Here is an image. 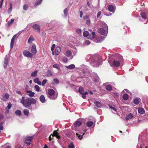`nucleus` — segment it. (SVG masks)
I'll use <instances>...</instances> for the list:
<instances>
[{
  "instance_id": "1",
  "label": "nucleus",
  "mask_w": 148,
  "mask_h": 148,
  "mask_svg": "<svg viewBox=\"0 0 148 148\" xmlns=\"http://www.w3.org/2000/svg\"><path fill=\"white\" fill-rule=\"evenodd\" d=\"M20 102L24 106L28 108L31 106V104H35L36 103V101L32 97L25 99L24 97H23L21 100Z\"/></svg>"
},
{
  "instance_id": "2",
  "label": "nucleus",
  "mask_w": 148,
  "mask_h": 148,
  "mask_svg": "<svg viewBox=\"0 0 148 148\" xmlns=\"http://www.w3.org/2000/svg\"><path fill=\"white\" fill-rule=\"evenodd\" d=\"M90 63L93 67H97L101 64V61L98 56L93 55L92 56V59Z\"/></svg>"
},
{
  "instance_id": "3",
  "label": "nucleus",
  "mask_w": 148,
  "mask_h": 148,
  "mask_svg": "<svg viewBox=\"0 0 148 148\" xmlns=\"http://www.w3.org/2000/svg\"><path fill=\"white\" fill-rule=\"evenodd\" d=\"M58 93L55 92V91L52 89H49L48 91L47 96L50 99L54 100L57 97Z\"/></svg>"
},
{
  "instance_id": "4",
  "label": "nucleus",
  "mask_w": 148,
  "mask_h": 148,
  "mask_svg": "<svg viewBox=\"0 0 148 148\" xmlns=\"http://www.w3.org/2000/svg\"><path fill=\"white\" fill-rule=\"evenodd\" d=\"M108 62L111 66H115L118 67L120 64L119 62L116 60H114L113 62L110 59L108 60Z\"/></svg>"
},
{
  "instance_id": "5",
  "label": "nucleus",
  "mask_w": 148,
  "mask_h": 148,
  "mask_svg": "<svg viewBox=\"0 0 148 148\" xmlns=\"http://www.w3.org/2000/svg\"><path fill=\"white\" fill-rule=\"evenodd\" d=\"M34 136H27L24 139L25 143L27 145H30V143L34 138Z\"/></svg>"
},
{
  "instance_id": "6",
  "label": "nucleus",
  "mask_w": 148,
  "mask_h": 148,
  "mask_svg": "<svg viewBox=\"0 0 148 148\" xmlns=\"http://www.w3.org/2000/svg\"><path fill=\"white\" fill-rule=\"evenodd\" d=\"M98 33L102 35L106 36L108 33V30L103 28H99L98 29Z\"/></svg>"
},
{
  "instance_id": "7",
  "label": "nucleus",
  "mask_w": 148,
  "mask_h": 148,
  "mask_svg": "<svg viewBox=\"0 0 148 148\" xmlns=\"http://www.w3.org/2000/svg\"><path fill=\"white\" fill-rule=\"evenodd\" d=\"M85 132V131L84 130H82L81 132H79L80 134H79V133L77 132L76 133V134L78 138L81 139L82 138V136L84 134Z\"/></svg>"
},
{
  "instance_id": "8",
  "label": "nucleus",
  "mask_w": 148,
  "mask_h": 148,
  "mask_svg": "<svg viewBox=\"0 0 148 148\" xmlns=\"http://www.w3.org/2000/svg\"><path fill=\"white\" fill-rule=\"evenodd\" d=\"M24 55L27 58H32L33 55L28 51L25 50L23 52Z\"/></svg>"
},
{
  "instance_id": "9",
  "label": "nucleus",
  "mask_w": 148,
  "mask_h": 148,
  "mask_svg": "<svg viewBox=\"0 0 148 148\" xmlns=\"http://www.w3.org/2000/svg\"><path fill=\"white\" fill-rule=\"evenodd\" d=\"M9 97V95L8 93H5L2 95L1 99L4 101H7Z\"/></svg>"
},
{
  "instance_id": "10",
  "label": "nucleus",
  "mask_w": 148,
  "mask_h": 148,
  "mask_svg": "<svg viewBox=\"0 0 148 148\" xmlns=\"http://www.w3.org/2000/svg\"><path fill=\"white\" fill-rule=\"evenodd\" d=\"M32 27L35 30V31L38 32H40V26L36 24H34L32 26Z\"/></svg>"
},
{
  "instance_id": "11",
  "label": "nucleus",
  "mask_w": 148,
  "mask_h": 148,
  "mask_svg": "<svg viewBox=\"0 0 148 148\" xmlns=\"http://www.w3.org/2000/svg\"><path fill=\"white\" fill-rule=\"evenodd\" d=\"M108 9L110 12L114 13L115 10V6L114 5H111L108 7Z\"/></svg>"
},
{
  "instance_id": "12",
  "label": "nucleus",
  "mask_w": 148,
  "mask_h": 148,
  "mask_svg": "<svg viewBox=\"0 0 148 148\" xmlns=\"http://www.w3.org/2000/svg\"><path fill=\"white\" fill-rule=\"evenodd\" d=\"M8 58L7 55H6L4 58V64H3L4 68L5 69L7 67L8 64Z\"/></svg>"
},
{
  "instance_id": "13",
  "label": "nucleus",
  "mask_w": 148,
  "mask_h": 148,
  "mask_svg": "<svg viewBox=\"0 0 148 148\" xmlns=\"http://www.w3.org/2000/svg\"><path fill=\"white\" fill-rule=\"evenodd\" d=\"M95 119L93 118L92 121H89L86 123V125L88 127H90L93 124V122L95 121Z\"/></svg>"
},
{
  "instance_id": "14",
  "label": "nucleus",
  "mask_w": 148,
  "mask_h": 148,
  "mask_svg": "<svg viewBox=\"0 0 148 148\" xmlns=\"http://www.w3.org/2000/svg\"><path fill=\"white\" fill-rule=\"evenodd\" d=\"M103 85L105 86L106 89L108 90H111L112 89V87L110 85L108 84V83H105L103 84Z\"/></svg>"
},
{
  "instance_id": "15",
  "label": "nucleus",
  "mask_w": 148,
  "mask_h": 148,
  "mask_svg": "<svg viewBox=\"0 0 148 148\" xmlns=\"http://www.w3.org/2000/svg\"><path fill=\"white\" fill-rule=\"evenodd\" d=\"M61 51V48L60 47H57L55 50V53L56 55H58Z\"/></svg>"
},
{
  "instance_id": "16",
  "label": "nucleus",
  "mask_w": 148,
  "mask_h": 148,
  "mask_svg": "<svg viewBox=\"0 0 148 148\" xmlns=\"http://www.w3.org/2000/svg\"><path fill=\"white\" fill-rule=\"evenodd\" d=\"M16 35H14L12 38L10 43V48L12 49L13 47L14 42L15 40Z\"/></svg>"
},
{
  "instance_id": "17",
  "label": "nucleus",
  "mask_w": 148,
  "mask_h": 148,
  "mask_svg": "<svg viewBox=\"0 0 148 148\" xmlns=\"http://www.w3.org/2000/svg\"><path fill=\"white\" fill-rule=\"evenodd\" d=\"M64 54L68 57H71V56H72L71 52L69 50L66 51Z\"/></svg>"
},
{
  "instance_id": "18",
  "label": "nucleus",
  "mask_w": 148,
  "mask_h": 148,
  "mask_svg": "<svg viewBox=\"0 0 148 148\" xmlns=\"http://www.w3.org/2000/svg\"><path fill=\"white\" fill-rule=\"evenodd\" d=\"M31 51L32 53L34 54H35L37 52L36 47L34 44L32 46Z\"/></svg>"
},
{
  "instance_id": "19",
  "label": "nucleus",
  "mask_w": 148,
  "mask_h": 148,
  "mask_svg": "<svg viewBox=\"0 0 148 148\" xmlns=\"http://www.w3.org/2000/svg\"><path fill=\"white\" fill-rule=\"evenodd\" d=\"M26 92L27 93V95L29 97H34V92H32L30 90H27Z\"/></svg>"
},
{
  "instance_id": "20",
  "label": "nucleus",
  "mask_w": 148,
  "mask_h": 148,
  "mask_svg": "<svg viewBox=\"0 0 148 148\" xmlns=\"http://www.w3.org/2000/svg\"><path fill=\"white\" fill-rule=\"evenodd\" d=\"M140 101V99L139 98H136L133 100L134 103L136 105H138Z\"/></svg>"
},
{
  "instance_id": "21",
  "label": "nucleus",
  "mask_w": 148,
  "mask_h": 148,
  "mask_svg": "<svg viewBox=\"0 0 148 148\" xmlns=\"http://www.w3.org/2000/svg\"><path fill=\"white\" fill-rule=\"evenodd\" d=\"M133 117L134 116L132 114L130 113L126 116L125 119L127 120H128L132 119Z\"/></svg>"
},
{
  "instance_id": "22",
  "label": "nucleus",
  "mask_w": 148,
  "mask_h": 148,
  "mask_svg": "<svg viewBox=\"0 0 148 148\" xmlns=\"http://www.w3.org/2000/svg\"><path fill=\"white\" fill-rule=\"evenodd\" d=\"M40 101L42 103H44L45 102V97L43 95H41L40 97Z\"/></svg>"
},
{
  "instance_id": "23",
  "label": "nucleus",
  "mask_w": 148,
  "mask_h": 148,
  "mask_svg": "<svg viewBox=\"0 0 148 148\" xmlns=\"http://www.w3.org/2000/svg\"><path fill=\"white\" fill-rule=\"evenodd\" d=\"M92 56H91L90 54L87 55L85 58L86 61H90V62L92 59Z\"/></svg>"
},
{
  "instance_id": "24",
  "label": "nucleus",
  "mask_w": 148,
  "mask_h": 148,
  "mask_svg": "<svg viewBox=\"0 0 148 148\" xmlns=\"http://www.w3.org/2000/svg\"><path fill=\"white\" fill-rule=\"evenodd\" d=\"M65 67L69 69H72L75 67V66L73 64H71L69 66H65Z\"/></svg>"
},
{
  "instance_id": "25",
  "label": "nucleus",
  "mask_w": 148,
  "mask_h": 148,
  "mask_svg": "<svg viewBox=\"0 0 148 148\" xmlns=\"http://www.w3.org/2000/svg\"><path fill=\"white\" fill-rule=\"evenodd\" d=\"M53 136H55L57 138L59 139L60 138V136L58 135V132L56 131H54L53 132V134H51Z\"/></svg>"
},
{
  "instance_id": "26",
  "label": "nucleus",
  "mask_w": 148,
  "mask_h": 148,
  "mask_svg": "<svg viewBox=\"0 0 148 148\" xmlns=\"http://www.w3.org/2000/svg\"><path fill=\"white\" fill-rule=\"evenodd\" d=\"M94 103L98 108H100L101 107V104L99 101H94Z\"/></svg>"
},
{
  "instance_id": "27",
  "label": "nucleus",
  "mask_w": 148,
  "mask_h": 148,
  "mask_svg": "<svg viewBox=\"0 0 148 148\" xmlns=\"http://www.w3.org/2000/svg\"><path fill=\"white\" fill-rule=\"evenodd\" d=\"M140 15L142 18L145 19L147 18V15L145 13L143 12H141L140 13Z\"/></svg>"
},
{
  "instance_id": "28",
  "label": "nucleus",
  "mask_w": 148,
  "mask_h": 148,
  "mask_svg": "<svg viewBox=\"0 0 148 148\" xmlns=\"http://www.w3.org/2000/svg\"><path fill=\"white\" fill-rule=\"evenodd\" d=\"M82 124V122L79 121H76L75 123L74 126L76 127L78 126H80Z\"/></svg>"
},
{
  "instance_id": "29",
  "label": "nucleus",
  "mask_w": 148,
  "mask_h": 148,
  "mask_svg": "<svg viewBox=\"0 0 148 148\" xmlns=\"http://www.w3.org/2000/svg\"><path fill=\"white\" fill-rule=\"evenodd\" d=\"M34 82L35 83L37 84L38 85H41V82L39 80L38 78H36L34 79Z\"/></svg>"
},
{
  "instance_id": "30",
  "label": "nucleus",
  "mask_w": 148,
  "mask_h": 148,
  "mask_svg": "<svg viewBox=\"0 0 148 148\" xmlns=\"http://www.w3.org/2000/svg\"><path fill=\"white\" fill-rule=\"evenodd\" d=\"M138 112L139 113L141 114H143L145 112L144 109L142 108H140L138 109Z\"/></svg>"
},
{
  "instance_id": "31",
  "label": "nucleus",
  "mask_w": 148,
  "mask_h": 148,
  "mask_svg": "<svg viewBox=\"0 0 148 148\" xmlns=\"http://www.w3.org/2000/svg\"><path fill=\"white\" fill-rule=\"evenodd\" d=\"M103 40V39L101 37H98L96 38L95 42L97 43L100 42H101Z\"/></svg>"
},
{
  "instance_id": "32",
  "label": "nucleus",
  "mask_w": 148,
  "mask_h": 148,
  "mask_svg": "<svg viewBox=\"0 0 148 148\" xmlns=\"http://www.w3.org/2000/svg\"><path fill=\"white\" fill-rule=\"evenodd\" d=\"M34 40V39L33 38L32 35H31L28 40V42L29 43H32L33 41Z\"/></svg>"
},
{
  "instance_id": "33",
  "label": "nucleus",
  "mask_w": 148,
  "mask_h": 148,
  "mask_svg": "<svg viewBox=\"0 0 148 148\" xmlns=\"http://www.w3.org/2000/svg\"><path fill=\"white\" fill-rule=\"evenodd\" d=\"M101 26L102 27L105 28L107 30H108V27L107 24L103 22H101Z\"/></svg>"
},
{
  "instance_id": "34",
  "label": "nucleus",
  "mask_w": 148,
  "mask_h": 148,
  "mask_svg": "<svg viewBox=\"0 0 148 148\" xmlns=\"http://www.w3.org/2000/svg\"><path fill=\"white\" fill-rule=\"evenodd\" d=\"M42 0H38L35 3V5H34V7H35L36 6H38L42 2Z\"/></svg>"
},
{
  "instance_id": "35",
  "label": "nucleus",
  "mask_w": 148,
  "mask_h": 148,
  "mask_svg": "<svg viewBox=\"0 0 148 148\" xmlns=\"http://www.w3.org/2000/svg\"><path fill=\"white\" fill-rule=\"evenodd\" d=\"M95 75L96 76L95 78H94L93 81L95 82H98L99 81V79L97 75L96 74H95Z\"/></svg>"
},
{
  "instance_id": "36",
  "label": "nucleus",
  "mask_w": 148,
  "mask_h": 148,
  "mask_svg": "<svg viewBox=\"0 0 148 148\" xmlns=\"http://www.w3.org/2000/svg\"><path fill=\"white\" fill-rule=\"evenodd\" d=\"M38 73V71L35 70L34 72H33L31 74V76L32 77H35L36 76L37 73Z\"/></svg>"
},
{
  "instance_id": "37",
  "label": "nucleus",
  "mask_w": 148,
  "mask_h": 148,
  "mask_svg": "<svg viewBox=\"0 0 148 148\" xmlns=\"http://www.w3.org/2000/svg\"><path fill=\"white\" fill-rule=\"evenodd\" d=\"M12 3H11L10 4L9 8L8 9V11L9 13H10L12 10Z\"/></svg>"
},
{
  "instance_id": "38",
  "label": "nucleus",
  "mask_w": 148,
  "mask_h": 148,
  "mask_svg": "<svg viewBox=\"0 0 148 148\" xmlns=\"http://www.w3.org/2000/svg\"><path fill=\"white\" fill-rule=\"evenodd\" d=\"M123 99L125 100H127L128 98V95L127 94H124L123 96Z\"/></svg>"
},
{
  "instance_id": "39",
  "label": "nucleus",
  "mask_w": 148,
  "mask_h": 148,
  "mask_svg": "<svg viewBox=\"0 0 148 148\" xmlns=\"http://www.w3.org/2000/svg\"><path fill=\"white\" fill-rule=\"evenodd\" d=\"M79 93L83 94L84 92V89L81 86L79 87Z\"/></svg>"
},
{
  "instance_id": "40",
  "label": "nucleus",
  "mask_w": 148,
  "mask_h": 148,
  "mask_svg": "<svg viewBox=\"0 0 148 148\" xmlns=\"http://www.w3.org/2000/svg\"><path fill=\"white\" fill-rule=\"evenodd\" d=\"M68 148H75V146L73 142L71 143L68 146Z\"/></svg>"
},
{
  "instance_id": "41",
  "label": "nucleus",
  "mask_w": 148,
  "mask_h": 148,
  "mask_svg": "<svg viewBox=\"0 0 148 148\" xmlns=\"http://www.w3.org/2000/svg\"><path fill=\"white\" fill-rule=\"evenodd\" d=\"M15 113L18 116H20L21 114V111L19 110H16L15 112Z\"/></svg>"
},
{
  "instance_id": "42",
  "label": "nucleus",
  "mask_w": 148,
  "mask_h": 148,
  "mask_svg": "<svg viewBox=\"0 0 148 148\" xmlns=\"http://www.w3.org/2000/svg\"><path fill=\"white\" fill-rule=\"evenodd\" d=\"M34 88L38 92L40 91V88L37 85H35L34 86Z\"/></svg>"
},
{
  "instance_id": "43",
  "label": "nucleus",
  "mask_w": 148,
  "mask_h": 148,
  "mask_svg": "<svg viewBox=\"0 0 148 148\" xmlns=\"http://www.w3.org/2000/svg\"><path fill=\"white\" fill-rule=\"evenodd\" d=\"M23 113L25 115L27 116L29 114V112L28 110L25 109L23 110Z\"/></svg>"
},
{
  "instance_id": "44",
  "label": "nucleus",
  "mask_w": 148,
  "mask_h": 148,
  "mask_svg": "<svg viewBox=\"0 0 148 148\" xmlns=\"http://www.w3.org/2000/svg\"><path fill=\"white\" fill-rule=\"evenodd\" d=\"M88 32L86 31L84 32L83 33V36L85 37H86L88 35Z\"/></svg>"
},
{
  "instance_id": "45",
  "label": "nucleus",
  "mask_w": 148,
  "mask_h": 148,
  "mask_svg": "<svg viewBox=\"0 0 148 148\" xmlns=\"http://www.w3.org/2000/svg\"><path fill=\"white\" fill-rule=\"evenodd\" d=\"M1 148H11V147L10 146L8 145L7 144H6L2 146Z\"/></svg>"
},
{
  "instance_id": "46",
  "label": "nucleus",
  "mask_w": 148,
  "mask_h": 148,
  "mask_svg": "<svg viewBox=\"0 0 148 148\" xmlns=\"http://www.w3.org/2000/svg\"><path fill=\"white\" fill-rule=\"evenodd\" d=\"M14 20V19H11L10 21H9L8 23V25L9 26H10L12 23H13Z\"/></svg>"
},
{
  "instance_id": "47",
  "label": "nucleus",
  "mask_w": 148,
  "mask_h": 148,
  "mask_svg": "<svg viewBox=\"0 0 148 148\" xmlns=\"http://www.w3.org/2000/svg\"><path fill=\"white\" fill-rule=\"evenodd\" d=\"M47 76L48 77H50L51 76H52V74L51 72L50 71H48L47 73Z\"/></svg>"
},
{
  "instance_id": "48",
  "label": "nucleus",
  "mask_w": 148,
  "mask_h": 148,
  "mask_svg": "<svg viewBox=\"0 0 148 148\" xmlns=\"http://www.w3.org/2000/svg\"><path fill=\"white\" fill-rule=\"evenodd\" d=\"M28 7L27 5H24L23 6V9L25 10H26Z\"/></svg>"
},
{
  "instance_id": "49",
  "label": "nucleus",
  "mask_w": 148,
  "mask_h": 148,
  "mask_svg": "<svg viewBox=\"0 0 148 148\" xmlns=\"http://www.w3.org/2000/svg\"><path fill=\"white\" fill-rule=\"evenodd\" d=\"M63 62L64 63H66L68 61V59L66 57H64L63 58Z\"/></svg>"
},
{
  "instance_id": "50",
  "label": "nucleus",
  "mask_w": 148,
  "mask_h": 148,
  "mask_svg": "<svg viewBox=\"0 0 148 148\" xmlns=\"http://www.w3.org/2000/svg\"><path fill=\"white\" fill-rule=\"evenodd\" d=\"M47 80L46 79H44L43 80L42 82V84L41 83V84L42 86H44L45 85V84L47 82Z\"/></svg>"
},
{
  "instance_id": "51",
  "label": "nucleus",
  "mask_w": 148,
  "mask_h": 148,
  "mask_svg": "<svg viewBox=\"0 0 148 148\" xmlns=\"http://www.w3.org/2000/svg\"><path fill=\"white\" fill-rule=\"evenodd\" d=\"M64 12L65 16H66L68 13V10L67 8H66L64 10Z\"/></svg>"
},
{
  "instance_id": "52",
  "label": "nucleus",
  "mask_w": 148,
  "mask_h": 148,
  "mask_svg": "<svg viewBox=\"0 0 148 148\" xmlns=\"http://www.w3.org/2000/svg\"><path fill=\"white\" fill-rule=\"evenodd\" d=\"M53 81L54 82L57 84H58L59 83V80L57 78L54 79Z\"/></svg>"
},
{
  "instance_id": "53",
  "label": "nucleus",
  "mask_w": 148,
  "mask_h": 148,
  "mask_svg": "<svg viewBox=\"0 0 148 148\" xmlns=\"http://www.w3.org/2000/svg\"><path fill=\"white\" fill-rule=\"evenodd\" d=\"M12 107V104L11 103L9 102L8 103V105L7 108H8V109H10Z\"/></svg>"
},
{
  "instance_id": "54",
  "label": "nucleus",
  "mask_w": 148,
  "mask_h": 148,
  "mask_svg": "<svg viewBox=\"0 0 148 148\" xmlns=\"http://www.w3.org/2000/svg\"><path fill=\"white\" fill-rule=\"evenodd\" d=\"M84 43L85 44L88 45L90 44V42L89 40H87L84 41Z\"/></svg>"
},
{
  "instance_id": "55",
  "label": "nucleus",
  "mask_w": 148,
  "mask_h": 148,
  "mask_svg": "<svg viewBox=\"0 0 148 148\" xmlns=\"http://www.w3.org/2000/svg\"><path fill=\"white\" fill-rule=\"evenodd\" d=\"M109 106L110 108L112 109L115 112L116 111V110L115 108L112 107V106Z\"/></svg>"
},
{
  "instance_id": "56",
  "label": "nucleus",
  "mask_w": 148,
  "mask_h": 148,
  "mask_svg": "<svg viewBox=\"0 0 148 148\" xmlns=\"http://www.w3.org/2000/svg\"><path fill=\"white\" fill-rule=\"evenodd\" d=\"M53 67L55 68H56L58 69H59V65L57 64H55L53 65Z\"/></svg>"
},
{
  "instance_id": "57",
  "label": "nucleus",
  "mask_w": 148,
  "mask_h": 148,
  "mask_svg": "<svg viewBox=\"0 0 148 148\" xmlns=\"http://www.w3.org/2000/svg\"><path fill=\"white\" fill-rule=\"evenodd\" d=\"M91 34L92 35V38H94L95 36V32H91Z\"/></svg>"
},
{
  "instance_id": "58",
  "label": "nucleus",
  "mask_w": 148,
  "mask_h": 148,
  "mask_svg": "<svg viewBox=\"0 0 148 148\" xmlns=\"http://www.w3.org/2000/svg\"><path fill=\"white\" fill-rule=\"evenodd\" d=\"M76 32L78 33H80L81 32L82 30L80 29H78L76 30Z\"/></svg>"
},
{
  "instance_id": "59",
  "label": "nucleus",
  "mask_w": 148,
  "mask_h": 148,
  "mask_svg": "<svg viewBox=\"0 0 148 148\" xmlns=\"http://www.w3.org/2000/svg\"><path fill=\"white\" fill-rule=\"evenodd\" d=\"M86 24H87L88 25H89L90 23V20L89 19H88L86 20Z\"/></svg>"
},
{
  "instance_id": "60",
  "label": "nucleus",
  "mask_w": 148,
  "mask_h": 148,
  "mask_svg": "<svg viewBox=\"0 0 148 148\" xmlns=\"http://www.w3.org/2000/svg\"><path fill=\"white\" fill-rule=\"evenodd\" d=\"M101 12L99 11L97 14V18L99 17L101 14Z\"/></svg>"
},
{
  "instance_id": "61",
  "label": "nucleus",
  "mask_w": 148,
  "mask_h": 148,
  "mask_svg": "<svg viewBox=\"0 0 148 148\" xmlns=\"http://www.w3.org/2000/svg\"><path fill=\"white\" fill-rule=\"evenodd\" d=\"M3 0H1V3L0 4V8H1L2 6V4H3Z\"/></svg>"
},
{
  "instance_id": "62",
  "label": "nucleus",
  "mask_w": 148,
  "mask_h": 148,
  "mask_svg": "<svg viewBox=\"0 0 148 148\" xmlns=\"http://www.w3.org/2000/svg\"><path fill=\"white\" fill-rule=\"evenodd\" d=\"M76 53V52H74L73 53V55H72V56H71V57L70 58L71 59H72L73 58V56H75V55Z\"/></svg>"
},
{
  "instance_id": "63",
  "label": "nucleus",
  "mask_w": 148,
  "mask_h": 148,
  "mask_svg": "<svg viewBox=\"0 0 148 148\" xmlns=\"http://www.w3.org/2000/svg\"><path fill=\"white\" fill-rule=\"evenodd\" d=\"M83 15L82 11H81L80 12V16L81 18H82Z\"/></svg>"
},
{
  "instance_id": "64",
  "label": "nucleus",
  "mask_w": 148,
  "mask_h": 148,
  "mask_svg": "<svg viewBox=\"0 0 148 148\" xmlns=\"http://www.w3.org/2000/svg\"><path fill=\"white\" fill-rule=\"evenodd\" d=\"M3 115L0 114V120H1L3 119Z\"/></svg>"
}]
</instances>
